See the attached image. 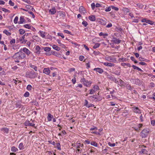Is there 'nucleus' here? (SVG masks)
Returning a JSON list of instances; mask_svg holds the SVG:
<instances>
[{
	"instance_id": "1",
	"label": "nucleus",
	"mask_w": 155,
	"mask_h": 155,
	"mask_svg": "<svg viewBox=\"0 0 155 155\" xmlns=\"http://www.w3.org/2000/svg\"><path fill=\"white\" fill-rule=\"evenodd\" d=\"M22 49H21L20 51L15 54L12 57V58L15 60V61L17 63L20 62L19 60L24 59L25 57L24 53L22 51Z\"/></svg>"
},
{
	"instance_id": "2",
	"label": "nucleus",
	"mask_w": 155,
	"mask_h": 155,
	"mask_svg": "<svg viewBox=\"0 0 155 155\" xmlns=\"http://www.w3.org/2000/svg\"><path fill=\"white\" fill-rule=\"evenodd\" d=\"M148 129H145L143 130L140 133V136L143 138H145L147 137L149 133Z\"/></svg>"
},
{
	"instance_id": "3",
	"label": "nucleus",
	"mask_w": 155,
	"mask_h": 155,
	"mask_svg": "<svg viewBox=\"0 0 155 155\" xmlns=\"http://www.w3.org/2000/svg\"><path fill=\"white\" fill-rule=\"evenodd\" d=\"M81 82H83L84 84L87 87H90L92 83L91 82V81H88V80H85L84 78H81Z\"/></svg>"
},
{
	"instance_id": "4",
	"label": "nucleus",
	"mask_w": 155,
	"mask_h": 155,
	"mask_svg": "<svg viewBox=\"0 0 155 155\" xmlns=\"http://www.w3.org/2000/svg\"><path fill=\"white\" fill-rule=\"evenodd\" d=\"M107 76L108 78L110 79V80L114 81L116 83L118 82V81L117 80V79L114 77L113 75L108 74H107Z\"/></svg>"
},
{
	"instance_id": "5",
	"label": "nucleus",
	"mask_w": 155,
	"mask_h": 155,
	"mask_svg": "<svg viewBox=\"0 0 155 155\" xmlns=\"http://www.w3.org/2000/svg\"><path fill=\"white\" fill-rule=\"evenodd\" d=\"M43 49L45 51L47 52L45 53V54L46 55L49 56L51 55V53L49 51H51V48L48 47H45L43 48Z\"/></svg>"
},
{
	"instance_id": "6",
	"label": "nucleus",
	"mask_w": 155,
	"mask_h": 155,
	"mask_svg": "<svg viewBox=\"0 0 155 155\" xmlns=\"http://www.w3.org/2000/svg\"><path fill=\"white\" fill-rule=\"evenodd\" d=\"M141 21L143 22H146L151 25H153L154 24L153 21H151L149 19H147L145 18L141 20Z\"/></svg>"
},
{
	"instance_id": "7",
	"label": "nucleus",
	"mask_w": 155,
	"mask_h": 155,
	"mask_svg": "<svg viewBox=\"0 0 155 155\" xmlns=\"http://www.w3.org/2000/svg\"><path fill=\"white\" fill-rule=\"evenodd\" d=\"M38 74L35 72L31 71L29 75L30 78H35L37 76Z\"/></svg>"
},
{
	"instance_id": "8",
	"label": "nucleus",
	"mask_w": 155,
	"mask_h": 155,
	"mask_svg": "<svg viewBox=\"0 0 155 155\" xmlns=\"http://www.w3.org/2000/svg\"><path fill=\"white\" fill-rule=\"evenodd\" d=\"M59 16L61 19H64L65 16V12H59Z\"/></svg>"
},
{
	"instance_id": "9",
	"label": "nucleus",
	"mask_w": 155,
	"mask_h": 155,
	"mask_svg": "<svg viewBox=\"0 0 155 155\" xmlns=\"http://www.w3.org/2000/svg\"><path fill=\"white\" fill-rule=\"evenodd\" d=\"M93 70L100 74H102L104 72V70L103 69L99 68H94L93 69Z\"/></svg>"
},
{
	"instance_id": "10",
	"label": "nucleus",
	"mask_w": 155,
	"mask_h": 155,
	"mask_svg": "<svg viewBox=\"0 0 155 155\" xmlns=\"http://www.w3.org/2000/svg\"><path fill=\"white\" fill-rule=\"evenodd\" d=\"M121 40L117 39L116 38L114 37L113 38V39L111 41V42H113L115 43L116 44H119L121 42Z\"/></svg>"
},
{
	"instance_id": "11",
	"label": "nucleus",
	"mask_w": 155,
	"mask_h": 155,
	"mask_svg": "<svg viewBox=\"0 0 155 155\" xmlns=\"http://www.w3.org/2000/svg\"><path fill=\"white\" fill-rule=\"evenodd\" d=\"M25 124L26 126H27L35 127V124H34L30 123L29 121H26L25 123Z\"/></svg>"
},
{
	"instance_id": "12",
	"label": "nucleus",
	"mask_w": 155,
	"mask_h": 155,
	"mask_svg": "<svg viewBox=\"0 0 155 155\" xmlns=\"http://www.w3.org/2000/svg\"><path fill=\"white\" fill-rule=\"evenodd\" d=\"M35 50L36 52L38 54H39L41 52V47L37 45L36 47Z\"/></svg>"
},
{
	"instance_id": "13",
	"label": "nucleus",
	"mask_w": 155,
	"mask_h": 155,
	"mask_svg": "<svg viewBox=\"0 0 155 155\" xmlns=\"http://www.w3.org/2000/svg\"><path fill=\"white\" fill-rule=\"evenodd\" d=\"M43 72L44 73L48 75L50 72V71L48 68H45L43 70Z\"/></svg>"
},
{
	"instance_id": "14",
	"label": "nucleus",
	"mask_w": 155,
	"mask_h": 155,
	"mask_svg": "<svg viewBox=\"0 0 155 155\" xmlns=\"http://www.w3.org/2000/svg\"><path fill=\"white\" fill-rule=\"evenodd\" d=\"M88 19L91 21H95L96 20L95 16L94 15H90L88 17Z\"/></svg>"
},
{
	"instance_id": "15",
	"label": "nucleus",
	"mask_w": 155,
	"mask_h": 155,
	"mask_svg": "<svg viewBox=\"0 0 155 155\" xmlns=\"http://www.w3.org/2000/svg\"><path fill=\"white\" fill-rule=\"evenodd\" d=\"M134 112L136 113H140V110L137 107H134L133 108V109Z\"/></svg>"
},
{
	"instance_id": "16",
	"label": "nucleus",
	"mask_w": 155,
	"mask_h": 155,
	"mask_svg": "<svg viewBox=\"0 0 155 155\" xmlns=\"http://www.w3.org/2000/svg\"><path fill=\"white\" fill-rule=\"evenodd\" d=\"M22 50L25 52L26 54L28 55L30 53V52L29 50L26 48H23Z\"/></svg>"
},
{
	"instance_id": "17",
	"label": "nucleus",
	"mask_w": 155,
	"mask_h": 155,
	"mask_svg": "<svg viewBox=\"0 0 155 155\" xmlns=\"http://www.w3.org/2000/svg\"><path fill=\"white\" fill-rule=\"evenodd\" d=\"M49 12H51V13L52 15L54 14L56 12L55 7H53L50 10Z\"/></svg>"
},
{
	"instance_id": "18",
	"label": "nucleus",
	"mask_w": 155,
	"mask_h": 155,
	"mask_svg": "<svg viewBox=\"0 0 155 155\" xmlns=\"http://www.w3.org/2000/svg\"><path fill=\"white\" fill-rule=\"evenodd\" d=\"M104 64L106 66L111 67L114 65V64L113 63H108L107 62H104Z\"/></svg>"
},
{
	"instance_id": "19",
	"label": "nucleus",
	"mask_w": 155,
	"mask_h": 155,
	"mask_svg": "<svg viewBox=\"0 0 155 155\" xmlns=\"http://www.w3.org/2000/svg\"><path fill=\"white\" fill-rule=\"evenodd\" d=\"M112 73L116 75H119L120 74V71H117L115 69L113 70Z\"/></svg>"
},
{
	"instance_id": "20",
	"label": "nucleus",
	"mask_w": 155,
	"mask_h": 155,
	"mask_svg": "<svg viewBox=\"0 0 155 155\" xmlns=\"http://www.w3.org/2000/svg\"><path fill=\"white\" fill-rule=\"evenodd\" d=\"M1 130L2 131H3L4 133L6 134L8 133L9 131V129L7 128H3L1 129Z\"/></svg>"
},
{
	"instance_id": "21",
	"label": "nucleus",
	"mask_w": 155,
	"mask_h": 155,
	"mask_svg": "<svg viewBox=\"0 0 155 155\" xmlns=\"http://www.w3.org/2000/svg\"><path fill=\"white\" fill-rule=\"evenodd\" d=\"M25 21V19L23 16H21L20 18V21L18 22L19 24H22Z\"/></svg>"
},
{
	"instance_id": "22",
	"label": "nucleus",
	"mask_w": 155,
	"mask_h": 155,
	"mask_svg": "<svg viewBox=\"0 0 155 155\" xmlns=\"http://www.w3.org/2000/svg\"><path fill=\"white\" fill-rule=\"evenodd\" d=\"M79 11L81 12H83L84 13H85L86 11L85 10V8L83 6H81L79 8Z\"/></svg>"
},
{
	"instance_id": "23",
	"label": "nucleus",
	"mask_w": 155,
	"mask_h": 155,
	"mask_svg": "<svg viewBox=\"0 0 155 155\" xmlns=\"http://www.w3.org/2000/svg\"><path fill=\"white\" fill-rule=\"evenodd\" d=\"M47 117L48 120L50 121L53 118V116L50 113L48 114Z\"/></svg>"
},
{
	"instance_id": "24",
	"label": "nucleus",
	"mask_w": 155,
	"mask_h": 155,
	"mask_svg": "<svg viewBox=\"0 0 155 155\" xmlns=\"http://www.w3.org/2000/svg\"><path fill=\"white\" fill-rule=\"evenodd\" d=\"M99 22L101 25H106L107 23V22L105 20L101 19H100Z\"/></svg>"
},
{
	"instance_id": "25",
	"label": "nucleus",
	"mask_w": 155,
	"mask_h": 155,
	"mask_svg": "<svg viewBox=\"0 0 155 155\" xmlns=\"http://www.w3.org/2000/svg\"><path fill=\"white\" fill-rule=\"evenodd\" d=\"M52 47L54 49L58 51H59L61 50L60 48L55 45H53Z\"/></svg>"
},
{
	"instance_id": "26",
	"label": "nucleus",
	"mask_w": 155,
	"mask_h": 155,
	"mask_svg": "<svg viewBox=\"0 0 155 155\" xmlns=\"http://www.w3.org/2000/svg\"><path fill=\"white\" fill-rule=\"evenodd\" d=\"M135 81V84L138 85V86H140L141 85V83L140 82V81L138 79H136Z\"/></svg>"
},
{
	"instance_id": "27",
	"label": "nucleus",
	"mask_w": 155,
	"mask_h": 155,
	"mask_svg": "<svg viewBox=\"0 0 155 155\" xmlns=\"http://www.w3.org/2000/svg\"><path fill=\"white\" fill-rule=\"evenodd\" d=\"M39 33L40 34V35L43 38H45V32H44L43 31H39Z\"/></svg>"
},
{
	"instance_id": "28",
	"label": "nucleus",
	"mask_w": 155,
	"mask_h": 155,
	"mask_svg": "<svg viewBox=\"0 0 155 155\" xmlns=\"http://www.w3.org/2000/svg\"><path fill=\"white\" fill-rule=\"evenodd\" d=\"M105 59L109 61H113V59L110 56H107L105 58Z\"/></svg>"
},
{
	"instance_id": "29",
	"label": "nucleus",
	"mask_w": 155,
	"mask_h": 155,
	"mask_svg": "<svg viewBox=\"0 0 155 155\" xmlns=\"http://www.w3.org/2000/svg\"><path fill=\"white\" fill-rule=\"evenodd\" d=\"M3 33L8 36H10L11 35V33L8 32L7 30L5 29L3 31Z\"/></svg>"
},
{
	"instance_id": "30",
	"label": "nucleus",
	"mask_w": 155,
	"mask_h": 155,
	"mask_svg": "<svg viewBox=\"0 0 155 155\" xmlns=\"http://www.w3.org/2000/svg\"><path fill=\"white\" fill-rule=\"evenodd\" d=\"M29 66L30 68L33 69L35 71H37V68L36 66L33 65L31 64H30Z\"/></svg>"
},
{
	"instance_id": "31",
	"label": "nucleus",
	"mask_w": 155,
	"mask_h": 155,
	"mask_svg": "<svg viewBox=\"0 0 155 155\" xmlns=\"http://www.w3.org/2000/svg\"><path fill=\"white\" fill-rule=\"evenodd\" d=\"M133 68L134 69H137L138 71H143L140 68H139L135 66V65H133L132 66Z\"/></svg>"
},
{
	"instance_id": "32",
	"label": "nucleus",
	"mask_w": 155,
	"mask_h": 155,
	"mask_svg": "<svg viewBox=\"0 0 155 155\" xmlns=\"http://www.w3.org/2000/svg\"><path fill=\"white\" fill-rule=\"evenodd\" d=\"M18 149L14 146H13L12 147L11 150L12 152H15L18 151Z\"/></svg>"
},
{
	"instance_id": "33",
	"label": "nucleus",
	"mask_w": 155,
	"mask_h": 155,
	"mask_svg": "<svg viewBox=\"0 0 155 155\" xmlns=\"http://www.w3.org/2000/svg\"><path fill=\"white\" fill-rule=\"evenodd\" d=\"M137 5V7L139 8H142L143 7V5L142 4L140 3H137L136 4Z\"/></svg>"
},
{
	"instance_id": "34",
	"label": "nucleus",
	"mask_w": 155,
	"mask_h": 155,
	"mask_svg": "<svg viewBox=\"0 0 155 155\" xmlns=\"http://www.w3.org/2000/svg\"><path fill=\"white\" fill-rule=\"evenodd\" d=\"M92 145L96 147H97L98 144L95 141H92L90 143Z\"/></svg>"
},
{
	"instance_id": "35",
	"label": "nucleus",
	"mask_w": 155,
	"mask_h": 155,
	"mask_svg": "<svg viewBox=\"0 0 155 155\" xmlns=\"http://www.w3.org/2000/svg\"><path fill=\"white\" fill-rule=\"evenodd\" d=\"M19 32L20 34L21 35H23L25 32V30L22 29H19Z\"/></svg>"
},
{
	"instance_id": "36",
	"label": "nucleus",
	"mask_w": 155,
	"mask_h": 155,
	"mask_svg": "<svg viewBox=\"0 0 155 155\" xmlns=\"http://www.w3.org/2000/svg\"><path fill=\"white\" fill-rule=\"evenodd\" d=\"M130 59L132 61H133L135 63H138V61L135 59V58L134 57L131 56L130 57Z\"/></svg>"
},
{
	"instance_id": "37",
	"label": "nucleus",
	"mask_w": 155,
	"mask_h": 155,
	"mask_svg": "<svg viewBox=\"0 0 155 155\" xmlns=\"http://www.w3.org/2000/svg\"><path fill=\"white\" fill-rule=\"evenodd\" d=\"M56 147L59 150H61V145L60 143H56Z\"/></svg>"
},
{
	"instance_id": "38",
	"label": "nucleus",
	"mask_w": 155,
	"mask_h": 155,
	"mask_svg": "<svg viewBox=\"0 0 155 155\" xmlns=\"http://www.w3.org/2000/svg\"><path fill=\"white\" fill-rule=\"evenodd\" d=\"M100 45V44L96 43L94 45V46L93 47V48L94 49H96L98 48Z\"/></svg>"
},
{
	"instance_id": "39",
	"label": "nucleus",
	"mask_w": 155,
	"mask_h": 155,
	"mask_svg": "<svg viewBox=\"0 0 155 155\" xmlns=\"http://www.w3.org/2000/svg\"><path fill=\"white\" fill-rule=\"evenodd\" d=\"M23 144L22 143H20L18 146V148L20 150H23Z\"/></svg>"
},
{
	"instance_id": "40",
	"label": "nucleus",
	"mask_w": 155,
	"mask_h": 155,
	"mask_svg": "<svg viewBox=\"0 0 155 155\" xmlns=\"http://www.w3.org/2000/svg\"><path fill=\"white\" fill-rule=\"evenodd\" d=\"M32 86L31 85L28 84L27 85L26 89L28 91H30L31 90Z\"/></svg>"
},
{
	"instance_id": "41",
	"label": "nucleus",
	"mask_w": 155,
	"mask_h": 155,
	"mask_svg": "<svg viewBox=\"0 0 155 155\" xmlns=\"http://www.w3.org/2000/svg\"><path fill=\"white\" fill-rule=\"evenodd\" d=\"M24 26L26 28L31 29V27L29 24H27L25 25H24Z\"/></svg>"
},
{
	"instance_id": "42",
	"label": "nucleus",
	"mask_w": 155,
	"mask_h": 155,
	"mask_svg": "<svg viewBox=\"0 0 155 155\" xmlns=\"http://www.w3.org/2000/svg\"><path fill=\"white\" fill-rule=\"evenodd\" d=\"M95 99H96V101H101L102 99V98L101 97H95Z\"/></svg>"
},
{
	"instance_id": "43",
	"label": "nucleus",
	"mask_w": 155,
	"mask_h": 155,
	"mask_svg": "<svg viewBox=\"0 0 155 155\" xmlns=\"http://www.w3.org/2000/svg\"><path fill=\"white\" fill-rule=\"evenodd\" d=\"M120 84H121V86H124L125 85V83L121 79L120 80Z\"/></svg>"
},
{
	"instance_id": "44",
	"label": "nucleus",
	"mask_w": 155,
	"mask_h": 155,
	"mask_svg": "<svg viewBox=\"0 0 155 155\" xmlns=\"http://www.w3.org/2000/svg\"><path fill=\"white\" fill-rule=\"evenodd\" d=\"M121 65L124 66L125 65H127V66L129 67H130V64H129V63L126 64V63H122Z\"/></svg>"
},
{
	"instance_id": "45",
	"label": "nucleus",
	"mask_w": 155,
	"mask_h": 155,
	"mask_svg": "<svg viewBox=\"0 0 155 155\" xmlns=\"http://www.w3.org/2000/svg\"><path fill=\"white\" fill-rule=\"evenodd\" d=\"M141 151L142 153L144 154H147V151L145 149H142Z\"/></svg>"
},
{
	"instance_id": "46",
	"label": "nucleus",
	"mask_w": 155,
	"mask_h": 155,
	"mask_svg": "<svg viewBox=\"0 0 155 155\" xmlns=\"http://www.w3.org/2000/svg\"><path fill=\"white\" fill-rule=\"evenodd\" d=\"M18 19V16H16L14 20V22L15 24H17V23Z\"/></svg>"
},
{
	"instance_id": "47",
	"label": "nucleus",
	"mask_w": 155,
	"mask_h": 155,
	"mask_svg": "<svg viewBox=\"0 0 155 155\" xmlns=\"http://www.w3.org/2000/svg\"><path fill=\"white\" fill-rule=\"evenodd\" d=\"M126 87L127 88L128 90H130V91H131L132 90V87H131V86L129 84H127Z\"/></svg>"
},
{
	"instance_id": "48",
	"label": "nucleus",
	"mask_w": 155,
	"mask_h": 155,
	"mask_svg": "<svg viewBox=\"0 0 155 155\" xmlns=\"http://www.w3.org/2000/svg\"><path fill=\"white\" fill-rule=\"evenodd\" d=\"M111 8L112 9H114L116 11H117L119 10V8H118L115 7L114 6H111Z\"/></svg>"
},
{
	"instance_id": "49",
	"label": "nucleus",
	"mask_w": 155,
	"mask_h": 155,
	"mask_svg": "<svg viewBox=\"0 0 155 155\" xmlns=\"http://www.w3.org/2000/svg\"><path fill=\"white\" fill-rule=\"evenodd\" d=\"M127 60V59L126 58H120L119 59V61H126Z\"/></svg>"
},
{
	"instance_id": "50",
	"label": "nucleus",
	"mask_w": 155,
	"mask_h": 155,
	"mask_svg": "<svg viewBox=\"0 0 155 155\" xmlns=\"http://www.w3.org/2000/svg\"><path fill=\"white\" fill-rule=\"evenodd\" d=\"M51 54H52L54 55H57L58 54V53H57V52L54 51H51Z\"/></svg>"
},
{
	"instance_id": "51",
	"label": "nucleus",
	"mask_w": 155,
	"mask_h": 155,
	"mask_svg": "<svg viewBox=\"0 0 155 155\" xmlns=\"http://www.w3.org/2000/svg\"><path fill=\"white\" fill-rule=\"evenodd\" d=\"M82 24L84 25V27H86L88 25V23L87 21H84L82 22Z\"/></svg>"
},
{
	"instance_id": "52",
	"label": "nucleus",
	"mask_w": 155,
	"mask_h": 155,
	"mask_svg": "<svg viewBox=\"0 0 155 155\" xmlns=\"http://www.w3.org/2000/svg\"><path fill=\"white\" fill-rule=\"evenodd\" d=\"M99 88V87L98 86H94L92 88L93 90L95 91Z\"/></svg>"
},
{
	"instance_id": "53",
	"label": "nucleus",
	"mask_w": 155,
	"mask_h": 155,
	"mask_svg": "<svg viewBox=\"0 0 155 155\" xmlns=\"http://www.w3.org/2000/svg\"><path fill=\"white\" fill-rule=\"evenodd\" d=\"M2 10L4 12H10V11L9 10H8L7 9H6L5 8H2Z\"/></svg>"
},
{
	"instance_id": "54",
	"label": "nucleus",
	"mask_w": 155,
	"mask_h": 155,
	"mask_svg": "<svg viewBox=\"0 0 155 155\" xmlns=\"http://www.w3.org/2000/svg\"><path fill=\"white\" fill-rule=\"evenodd\" d=\"M29 95V93L28 92H26L24 94V96L27 97Z\"/></svg>"
},
{
	"instance_id": "55",
	"label": "nucleus",
	"mask_w": 155,
	"mask_h": 155,
	"mask_svg": "<svg viewBox=\"0 0 155 155\" xmlns=\"http://www.w3.org/2000/svg\"><path fill=\"white\" fill-rule=\"evenodd\" d=\"M133 128L135 131H137L138 132L140 130V129H139V128L138 127H133Z\"/></svg>"
},
{
	"instance_id": "56",
	"label": "nucleus",
	"mask_w": 155,
	"mask_h": 155,
	"mask_svg": "<svg viewBox=\"0 0 155 155\" xmlns=\"http://www.w3.org/2000/svg\"><path fill=\"white\" fill-rule=\"evenodd\" d=\"M58 36H61L62 38H64V35L63 33H58Z\"/></svg>"
},
{
	"instance_id": "57",
	"label": "nucleus",
	"mask_w": 155,
	"mask_h": 155,
	"mask_svg": "<svg viewBox=\"0 0 155 155\" xmlns=\"http://www.w3.org/2000/svg\"><path fill=\"white\" fill-rule=\"evenodd\" d=\"M9 4L11 6H13L14 5V3L13 2H12L11 0H10L9 1Z\"/></svg>"
},
{
	"instance_id": "58",
	"label": "nucleus",
	"mask_w": 155,
	"mask_h": 155,
	"mask_svg": "<svg viewBox=\"0 0 155 155\" xmlns=\"http://www.w3.org/2000/svg\"><path fill=\"white\" fill-rule=\"evenodd\" d=\"M111 6H109L108 7V8L106 9L105 10V11L106 12H108L110 11L111 10Z\"/></svg>"
},
{
	"instance_id": "59",
	"label": "nucleus",
	"mask_w": 155,
	"mask_h": 155,
	"mask_svg": "<svg viewBox=\"0 0 155 155\" xmlns=\"http://www.w3.org/2000/svg\"><path fill=\"white\" fill-rule=\"evenodd\" d=\"M64 32L66 33L72 35L71 32L67 30H64Z\"/></svg>"
},
{
	"instance_id": "60",
	"label": "nucleus",
	"mask_w": 155,
	"mask_h": 155,
	"mask_svg": "<svg viewBox=\"0 0 155 155\" xmlns=\"http://www.w3.org/2000/svg\"><path fill=\"white\" fill-rule=\"evenodd\" d=\"M91 7L92 9L94 10L95 8V6H96L94 3H92L91 4Z\"/></svg>"
},
{
	"instance_id": "61",
	"label": "nucleus",
	"mask_w": 155,
	"mask_h": 155,
	"mask_svg": "<svg viewBox=\"0 0 155 155\" xmlns=\"http://www.w3.org/2000/svg\"><path fill=\"white\" fill-rule=\"evenodd\" d=\"M93 53L95 55H98L100 54V52L99 51H94Z\"/></svg>"
},
{
	"instance_id": "62",
	"label": "nucleus",
	"mask_w": 155,
	"mask_h": 155,
	"mask_svg": "<svg viewBox=\"0 0 155 155\" xmlns=\"http://www.w3.org/2000/svg\"><path fill=\"white\" fill-rule=\"evenodd\" d=\"M21 105L20 103H16V107L17 108H20L21 107Z\"/></svg>"
},
{
	"instance_id": "63",
	"label": "nucleus",
	"mask_w": 155,
	"mask_h": 155,
	"mask_svg": "<svg viewBox=\"0 0 155 155\" xmlns=\"http://www.w3.org/2000/svg\"><path fill=\"white\" fill-rule=\"evenodd\" d=\"M84 58V57L82 55H80L79 56V60L80 61H82Z\"/></svg>"
},
{
	"instance_id": "64",
	"label": "nucleus",
	"mask_w": 155,
	"mask_h": 155,
	"mask_svg": "<svg viewBox=\"0 0 155 155\" xmlns=\"http://www.w3.org/2000/svg\"><path fill=\"white\" fill-rule=\"evenodd\" d=\"M151 124L153 126H154L155 125V120H151Z\"/></svg>"
}]
</instances>
